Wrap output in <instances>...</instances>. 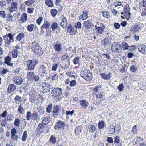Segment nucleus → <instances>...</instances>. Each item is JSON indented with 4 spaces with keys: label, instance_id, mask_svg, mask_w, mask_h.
<instances>
[{
    "label": "nucleus",
    "instance_id": "1",
    "mask_svg": "<svg viewBox=\"0 0 146 146\" xmlns=\"http://www.w3.org/2000/svg\"><path fill=\"white\" fill-rule=\"evenodd\" d=\"M31 47L33 52L38 55H40L43 54L42 48L37 42H33L31 45Z\"/></svg>",
    "mask_w": 146,
    "mask_h": 146
},
{
    "label": "nucleus",
    "instance_id": "2",
    "mask_svg": "<svg viewBox=\"0 0 146 146\" xmlns=\"http://www.w3.org/2000/svg\"><path fill=\"white\" fill-rule=\"evenodd\" d=\"M81 76L87 81H90L92 80V74L89 70H84L80 73Z\"/></svg>",
    "mask_w": 146,
    "mask_h": 146
},
{
    "label": "nucleus",
    "instance_id": "3",
    "mask_svg": "<svg viewBox=\"0 0 146 146\" xmlns=\"http://www.w3.org/2000/svg\"><path fill=\"white\" fill-rule=\"evenodd\" d=\"M38 63V61L36 60H28L26 63L28 70H34Z\"/></svg>",
    "mask_w": 146,
    "mask_h": 146
},
{
    "label": "nucleus",
    "instance_id": "4",
    "mask_svg": "<svg viewBox=\"0 0 146 146\" xmlns=\"http://www.w3.org/2000/svg\"><path fill=\"white\" fill-rule=\"evenodd\" d=\"M38 71L39 74L42 77L46 76L48 74V69L46 65L45 66L44 65H40L38 68Z\"/></svg>",
    "mask_w": 146,
    "mask_h": 146
},
{
    "label": "nucleus",
    "instance_id": "5",
    "mask_svg": "<svg viewBox=\"0 0 146 146\" xmlns=\"http://www.w3.org/2000/svg\"><path fill=\"white\" fill-rule=\"evenodd\" d=\"M105 27L104 25L99 22H96V25L94 26V29L98 33L101 34L104 31Z\"/></svg>",
    "mask_w": 146,
    "mask_h": 146
},
{
    "label": "nucleus",
    "instance_id": "6",
    "mask_svg": "<svg viewBox=\"0 0 146 146\" xmlns=\"http://www.w3.org/2000/svg\"><path fill=\"white\" fill-rule=\"evenodd\" d=\"M121 49L120 44L118 43H114L112 45L111 50L115 53L118 54L121 53Z\"/></svg>",
    "mask_w": 146,
    "mask_h": 146
},
{
    "label": "nucleus",
    "instance_id": "7",
    "mask_svg": "<svg viewBox=\"0 0 146 146\" xmlns=\"http://www.w3.org/2000/svg\"><path fill=\"white\" fill-rule=\"evenodd\" d=\"M62 89L60 88H55L52 92L53 96L55 97H57L62 94Z\"/></svg>",
    "mask_w": 146,
    "mask_h": 146
},
{
    "label": "nucleus",
    "instance_id": "8",
    "mask_svg": "<svg viewBox=\"0 0 146 146\" xmlns=\"http://www.w3.org/2000/svg\"><path fill=\"white\" fill-rule=\"evenodd\" d=\"M17 1L13 2L11 5L9 6L7 9L9 12L10 13H13L14 11H16L17 10L18 6Z\"/></svg>",
    "mask_w": 146,
    "mask_h": 146
},
{
    "label": "nucleus",
    "instance_id": "9",
    "mask_svg": "<svg viewBox=\"0 0 146 146\" xmlns=\"http://www.w3.org/2000/svg\"><path fill=\"white\" fill-rule=\"evenodd\" d=\"M60 24L63 29L65 28L67 24V20L66 17L63 15L62 16L59 18Z\"/></svg>",
    "mask_w": 146,
    "mask_h": 146
},
{
    "label": "nucleus",
    "instance_id": "10",
    "mask_svg": "<svg viewBox=\"0 0 146 146\" xmlns=\"http://www.w3.org/2000/svg\"><path fill=\"white\" fill-rule=\"evenodd\" d=\"M130 8L129 5L127 4L124 7L123 13L122 12L121 13V14H124L126 18H129L130 15V13L129 12Z\"/></svg>",
    "mask_w": 146,
    "mask_h": 146
},
{
    "label": "nucleus",
    "instance_id": "11",
    "mask_svg": "<svg viewBox=\"0 0 146 146\" xmlns=\"http://www.w3.org/2000/svg\"><path fill=\"white\" fill-rule=\"evenodd\" d=\"M11 139L14 141H17L18 137L17 135H16L17 130L15 128H13L11 130Z\"/></svg>",
    "mask_w": 146,
    "mask_h": 146
},
{
    "label": "nucleus",
    "instance_id": "12",
    "mask_svg": "<svg viewBox=\"0 0 146 146\" xmlns=\"http://www.w3.org/2000/svg\"><path fill=\"white\" fill-rule=\"evenodd\" d=\"M67 29L68 33H69L70 35H72L75 34L77 31L76 27H73L72 28L70 24L68 26Z\"/></svg>",
    "mask_w": 146,
    "mask_h": 146
},
{
    "label": "nucleus",
    "instance_id": "13",
    "mask_svg": "<svg viewBox=\"0 0 146 146\" xmlns=\"http://www.w3.org/2000/svg\"><path fill=\"white\" fill-rule=\"evenodd\" d=\"M13 81L16 84L20 85L22 84L23 80L21 77L18 76H16L13 77Z\"/></svg>",
    "mask_w": 146,
    "mask_h": 146
},
{
    "label": "nucleus",
    "instance_id": "14",
    "mask_svg": "<svg viewBox=\"0 0 146 146\" xmlns=\"http://www.w3.org/2000/svg\"><path fill=\"white\" fill-rule=\"evenodd\" d=\"M137 47L139 52L143 54L146 53V46L143 44H140L137 45Z\"/></svg>",
    "mask_w": 146,
    "mask_h": 146
},
{
    "label": "nucleus",
    "instance_id": "15",
    "mask_svg": "<svg viewBox=\"0 0 146 146\" xmlns=\"http://www.w3.org/2000/svg\"><path fill=\"white\" fill-rule=\"evenodd\" d=\"M83 25L87 29H89L93 27L94 25L93 24L90 20H87L84 22Z\"/></svg>",
    "mask_w": 146,
    "mask_h": 146
},
{
    "label": "nucleus",
    "instance_id": "16",
    "mask_svg": "<svg viewBox=\"0 0 146 146\" xmlns=\"http://www.w3.org/2000/svg\"><path fill=\"white\" fill-rule=\"evenodd\" d=\"M59 108L57 105H55L53 107V110L52 113L54 117H56L59 115Z\"/></svg>",
    "mask_w": 146,
    "mask_h": 146
},
{
    "label": "nucleus",
    "instance_id": "17",
    "mask_svg": "<svg viewBox=\"0 0 146 146\" xmlns=\"http://www.w3.org/2000/svg\"><path fill=\"white\" fill-rule=\"evenodd\" d=\"M50 26V24L49 22L47 20H45L42 26L41 27V31L42 32L44 29H46L48 28Z\"/></svg>",
    "mask_w": 146,
    "mask_h": 146
},
{
    "label": "nucleus",
    "instance_id": "18",
    "mask_svg": "<svg viewBox=\"0 0 146 146\" xmlns=\"http://www.w3.org/2000/svg\"><path fill=\"white\" fill-rule=\"evenodd\" d=\"M143 24L141 23H135L133 25V27L134 30L136 32H138L139 31L141 30Z\"/></svg>",
    "mask_w": 146,
    "mask_h": 146
},
{
    "label": "nucleus",
    "instance_id": "19",
    "mask_svg": "<svg viewBox=\"0 0 146 146\" xmlns=\"http://www.w3.org/2000/svg\"><path fill=\"white\" fill-rule=\"evenodd\" d=\"M57 125L54 126V128L55 130H57L58 129L64 127L65 126L64 122L61 121H58Z\"/></svg>",
    "mask_w": 146,
    "mask_h": 146
},
{
    "label": "nucleus",
    "instance_id": "20",
    "mask_svg": "<svg viewBox=\"0 0 146 146\" xmlns=\"http://www.w3.org/2000/svg\"><path fill=\"white\" fill-rule=\"evenodd\" d=\"M88 12L85 11L83 12L82 14H81L79 17V19L81 20L86 19L88 17Z\"/></svg>",
    "mask_w": 146,
    "mask_h": 146
},
{
    "label": "nucleus",
    "instance_id": "21",
    "mask_svg": "<svg viewBox=\"0 0 146 146\" xmlns=\"http://www.w3.org/2000/svg\"><path fill=\"white\" fill-rule=\"evenodd\" d=\"M16 86L13 84H10L8 86L7 90L9 93H11L16 90Z\"/></svg>",
    "mask_w": 146,
    "mask_h": 146
},
{
    "label": "nucleus",
    "instance_id": "22",
    "mask_svg": "<svg viewBox=\"0 0 146 146\" xmlns=\"http://www.w3.org/2000/svg\"><path fill=\"white\" fill-rule=\"evenodd\" d=\"M111 73H109L106 74L105 73H101L100 75L101 77L104 80H108L111 77Z\"/></svg>",
    "mask_w": 146,
    "mask_h": 146
},
{
    "label": "nucleus",
    "instance_id": "23",
    "mask_svg": "<svg viewBox=\"0 0 146 146\" xmlns=\"http://www.w3.org/2000/svg\"><path fill=\"white\" fill-rule=\"evenodd\" d=\"M42 119V123L43 125H47L50 121V118L47 116L43 117Z\"/></svg>",
    "mask_w": 146,
    "mask_h": 146
},
{
    "label": "nucleus",
    "instance_id": "24",
    "mask_svg": "<svg viewBox=\"0 0 146 146\" xmlns=\"http://www.w3.org/2000/svg\"><path fill=\"white\" fill-rule=\"evenodd\" d=\"M109 43V40L107 38H105L101 41V45L104 47H106Z\"/></svg>",
    "mask_w": 146,
    "mask_h": 146
},
{
    "label": "nucleus",
    "instance_id": "25",
    "mask_svg": "<svg viewBox=\"0 0 146 146\" xmlns=\"http://www.w3.org/2000/svg\"><path fill=\"white\" fill-rule=\"evenodd\" d=\"M11 58L9 56H7L5 59L4 63L7 65L9 66H12L13 65V63H11Z\"/></svg>",
    "mask_w": 146,
    "mask_h": 146
},
{
    "label": "nucleus",
    "instance_id": "26",
    "mask_svg": "<svg viewBox=\"0 0 146 146\" xmlns=\"http://www.w3.org/2000/svg\"><path fill=\"white\" fill-rule=\"evenodd\" d=\"M115 127L113 125H110L108 128V132L110 134H113L115 132Z\"/></svg>",
    "mask_w": 146,
    "mask_h": 146
},
{
    "label": "nucleus",
    "instance_id": "27",
    "mask_svg": "<svg viewBox=\"0 0 146 146\" xmlns=\"http://www.w3.org/2000/svg\"><path fill=\"white\" fill-rule=\"evenodd\" d=\"M27 14L25 13H23L21 16L20 21L21 22L24 23L25 22L27 19Z\"/></svg>",
    "mask_w": 146,
    "mask_h": 146
},
{
    "label": "nucleus",
    "instance_id": "28",
    "mask_svg": "<svg viewBox=\"0 0 146 146\" xmlns=\"http://www.w3.org/2000/svg\"><path fill=\"white\" fill-rule=\"evenodd\" d=\"M80 104L82 107L84 109L86 108L88 105L87 102L84 100H80Z\"/></svg>",
    "mask_w": 146,
    "mask_h": 146
},
{
    "label": "nucleus",
    "instance_id": "29",
    "mask_svg": "<svg viewBox=\"0 0 146 146\" xmlns=\"http://www.w3.org/2000/svg\"><path fill=\"white\" fill-rule=\"evenodd\" d=\"M141 4H142L143 6L145 8V9L141 13L142 16H144L146 15V0H143Z\"/></svg>",
    "mask_w": 146,
    "mask_h": 146
},
{
    "label": "nucleus",
    "instance_id": "30",
    "mask_svg": "<svg viewBox=\"0 0 146 146\" xmlns=\"http://www.w3.org/2000/svg\"><path fill=\"white\" fill-rule=\"evenodd\" d=\"M54 49L56 51H60L62 49V44H56L54 45Z\"/></svg>",
    "mask_w": 146,
    "mask_h": 146
},
{
    "label": "nucleus",
    "instance_id": "31",
    "mask_svg": "<svg viewBox=\"0 0 146 146\" xmlns=\"http://www.w3.org/2000/svg\"><path fill=\"white\" fill-rule=\"evenodd\" d=\"M44 84V85L43 86L44 89L46 92H49L50 89L49 84L47 83H45Z\"/></svg>",
    "mask_w": 146,
    "mask_h": 146
},
{
    "label": "nucleus",
    "instance_id": "32",
    "mask_svg": "<svg viewBox=\"0 0 146 146\" xmlns=\"http://www.w3.org/2000/svg\"><path fill=\"white\" fill-rule=\"evenodd\" d=\"M45 3L46 5L49 7H52L54 6L53 2L51 0H46Z\"/></svg>",
    "mask_w": 146,
    "mask_h": 146
},
{
    "label": "nucleus",
    "instance_id": "33",
    "mask_svg": "<svg viewBox=\"0 0 146 146\" xmlns=\"http://www.w3.org/2000/svg\"><path fill=\"white\" fill-rule=\"evenodd\" d=\"M34 24H31L27 25L26 27L27 30L30 32H32L34 29Z\"/></svg>",
    "mask_w": 146,
    "mask_h": 146
},
{
    "label": "nucleus",
    "instance_id": "34",
    "mask_svg": "<svg viewBox=\"0 0 146 146\" xmlns=\"http://www.w3.org/2000/svg\"><path fill=\"white\" fill-rule=\"evenodd\" d=\"M120 45L121 46V48H122L123 50H127L128 48V44L125 42L121 43Z\"/></svg>",
    "mask_w": 146,
    "mask_h": 146
},
{
    "label": "nucleus",
    "instance_id": "35",
    "mask_svg": "<svg viewBox=\"0 0 146 146\" xmlns=\"http://www.w3.org/2000/svg\"><path fill=\"white\" fill-rule=\"evenodd\" d=\"M24 36V34L23 33H20L16 37V40L17 41H20Z\"/></svg>",
    "mask_w": 146,
    "mask_h": 146
},
{
    "label": "nucleus",
    "instance_id": "36",
    "mask_svg": "<svg viewBox=\"0 0 146 146\" xmlns=\"http://www.w3.org/2000/svg\"><path fill=\"white\" fill-rule=\"evenodd\" d=\"M81 131V128L80 126H77L75 129V134L76 135L80 134Z\"/></svg>",
    "mask_w": 146,
    "mask_h": 146
},
{
    "label": "nucleus",
    "instance_id": "37",
    "mask_svg": "<svg viewBox=\"0 0 146 146\" xmlns=\"http://www.w3.org/2000/svg\"><path fill=\"white\" fill-rule=\"evenodd\" d=\"M18 54H19V52L18 50H14L12 51V56L13 58H17L18 56Z\"/></svg>",
    "mask_w": 146,
    "mask_h": 146
},
{
    "label": "nucleus",
    "instance_id": "38",
    "mask_svg": "<svg viewBox=\"0 0 146 146\" xmlns=\"http://www.w3.org/2000/svg\"><path fill=\"white\" fill-rule=\"evenodd\" d=\"M51 15L54 17L58 14V11L55 9H53L50 11Z\"/></svg>",
    "mask_w": 146,
    "mask_h": 146
},
{
    "label": "nucleus",
    "instance_id": "39",
    "mask_svg": "<svg viewBox=\"0 0 146 146\" xmlns=\"http://www.w3.org/2000/svg\"><path fill=\"white\" fill-rule=\"evenodd\" d=\"M27 136V132L26 131H25L24 132L22 136V140L23 141H26Z\"/></svg>",
    "mask_w": 146,
    "mask_h": 146
},
{
    "label": "nucleus",
    "instance_id": "40",
    "mask_svg": "<svg viewBox=\"0 0 146 146\" xmlns=\"http://www.w3.org/2000/svg\"><path fill=\"white\" fill-rule=\"evenodd\" d=\"M58 25V23L56 22L53 23L51 26V28L52 29V31H54V30L57 29Z\"/></svg>",
    "mask_w": 146,
    "mask_h": 146
},
{
    "label": "nucleus",
    "instance_id": "41",
    "mask_svg": "<svg viewBox=\"0 0 146 146\" xmlns=\"http://www.w3.org/2000/svg\"><path fill=\"white\" fill-rule=\"evenodd\" d=\"M49 141L52 144L55 143L56 142V137L54 135H52L51 136Z\"/></svg>",
    "mask_w": 146,
    "mask_h": 146
},
{
    "label": "nucleus",
    "instance_id": "42",
    "mask_svg": "<svg viewBox=\"0 0 146 146\" xmlns=\"http://www.w3.org/2000/svg\"><path fill=\"white\" fill-rule=\"evenodd\" d=\"M24 111V109L21 104H20L18 107V111L21 114H22Z\"/></svg>",
    "mask_w": 146,
    "mask_h": 146
},
{
    "label": "nucleus",
    "instance_id": "43",
    "mask_svg": "<svg viewBox=\"0 0 146 146\" xmlns=\"http://www.w3.org/2000/svg\"><path fill=\"white\" fill-rule=\"evenodd\" d=\"M32 119L33 120H36L37 119L38 116L37 112H33L32 114Z\"/></svg>",
    "mask_w": 146,
    "mask_h": 146
},
{
    "label": "nucleus",
    "instance_id": "44",
    "mask_svg": "<svg viewBox=\"0 0 146 146\" xmlns=\"http://www.w3.org/2000/svg\"><path fill=\"white\" fill-rule=\"evenodd\" d=\"M14 118V117L13 115L9 114L8 115L7 118L5 119V120L11 121L13 120Z\"/></svg>",
    "mask_w": 146,
    "mask_h": 146
},
{
    "label": "nucleus",
    "instance_id": "45",
    "mask_svg": "<svg viewBox=\"0 0 146 146\" xmlns=\"http://www.w3.org/2000/svg\"><path fill=\"white\" fill-rule=\"evenodd\" d=\"M7 20L8 22H12L13 21V16L10 14H8L7 15Z\"/></svg>",
    "mask_w": 146,
    "mask_h": 146
},
{
    "label": "nucleus",
    "instance_id": "46",
    "mask_svg": "<svg viewBox=\"0 0 146 146\" xmlns=\"http://www.w3.org/2000/svg\"><path fill=\"white\" fill-rule=\"evenodd\" d=\"M34 75V73L33 72H27V76L28 78L31 79L32 80Z\"/></svg>",
    "mask_w": 146,
    "mask_h": 146
},
{
    "label": "nucleus",
    "instance_id": "47",
    "mask_svg": "<svg viewBox=\"0 0 146 146\" xmlns=\"http://www.w3.org/2000/svg\"><path fill=\"white\" fill-rule=\"evenodd\" d=\"M88 128L89 131L91 133L94 132L96 129L95 126L93 125H91Z\"/></svg>",
    "mask_w": 146,
    "mask_h": 146
},
{
    "label": "nucleus",
    "instance_id": "48",
    "mask_svg": "<svg viewBox=\"0 0 146 146\" xmlns=\"http://www.w3.org/2000/svg\"><path fill=\"white\" fill-rule=\"evenodd\" d=\"M20 124V121L19 119L18 118L16 119L14 121V125L17 127L19 126Z\"/></svg>",
    "mask_w": 146,
    "mask_h": 146
},
{
    "label": "nucleus",
    "instance_id": "49",
    "mask_svg": "<svg viewBox=\"0 0 146 146\" xmlns=\"http://www.w3.org/2000/svg\"><path fill=\"white\" fill-rule=\"evenodd\" d=\"M52 104H49L46 108V111L48 113H50L52 111Z\"/></svg>",
    "mask_w": 146,
    "mask_h": 146
},
{
    "label": "nucleus",
    "instance_id": "50",
    "mask_svg": "<svg viewBox=\"0 0 146 146\" xmlns=\"http://www.w3.org/2000/svg\"><path fill=\"white\" fill-rule=\"evenodd\" d=\"M34 2V0H28L25 2V4L28 6H29L32 5Z\"/></svg>",
    "mask_w": 146,
    "mask_h": 146
},
{
    "label": "nucleus",
    "instance_id": "51",
    "mask_svg": "<svg viewBox=\"0 0 146 146\" xmlns=\"http://www.w3.org/2000/svg\"><path fill=\"white\" fill-rule=\"evenodd\" d=\"M32 115L30 111L27 112L26 114L27 120L28 121L30 120L31 119Z\"/></svg>",
    "mask_w": 146,
    "mask_h": 146
},
{
    "label": "nucleus",
    "instance_id": "52",
    "mask_svg": "<svg viewBox=\"0 0 146 146\" xmlns=\"http://www.w3.org/2000/svg\"><path fill=\"white\" fill-rule=\"evenodd\" d=\"M142 140L143 139L141 138L138 137H135L134 139L135 144H137Z\"/></svg>",
    "mask_w": 146,
    "mask_h": 146
},
{
    "label": "nucleus",
    "instance_id": "53",
    "mask_svg": "<svg viewBox=\"0 0 146 146\" xmlns=\"http://www.w3.org/2000/svg\"><path fill=\"white\" fill-rule=\"evenodd\" d=\"M102 15L105 18H109L110 17V15L109 13L108 12L104 11L102 12Z\"/></svg>",
    "mask_w": 146,
    "mask_h": 146
},
{
    "label": "nucleus",
    "instance_id": "54",
    "mask_svg": "<svg viewBox=\"0 0 146 146\" xmlns=\"http://www.w3.org/2000/svg\"><path fill=\"white\" fill-rule=\"evenodd\" d=\"M95 94H96V96L97 98H99L100 100H101L102 99V97L103 96V94L101 92H98V94L96 93Z\"/></svg>",
    "mask_w": 146,
    "mask_h": 146
},
{
    "label": "nucleus",
    "instance_id": "55",
    "mask_svg": "<svg viewBox=\"0 0 146 146\" xmlns=\"http://www.w3.org/2000/svg\"><path fill=\"white\" fill-rule=\"evenodd\" d=\"M73 63L75 64H79V58L78 56H76L74 58L73 61Z\"/></svg>",
    "mask_w": 146,
    "mask_h": 146
},
{
    "label": "nucleus",
    "instance_id": "56",
    "mask_svg": "<svg viewBox=\"0 0 146 146\" xmlns=\"http://www.w3.org/2000/svg\"><path fill=\"white\" fill-rule=\"evenodd\" d=\"M6 5V3L4 0H2L0 2V6L1 8L4 7Z\"/></svg>",
    "mask_w": 146,
    "mask_h": 146
},
{
    "label": "nucleus",
    "instance_id": "57",
    "mask_svg": "<svg viewBox=\"0 0 146 146\" xmlns=\"http://www.w3.org/2000/svg\"><path fill=\"white\" fill-rule=\"evenodd\" d=\"M130 70L133 72H135L137 70V67L136 66L133 65L130 66Z\"/></svg>",
    "mask_w": 146,
    "mask_h": 146
},
{
    "label": "nucleus",
    "instance_id": "58",
    "mask_svg": "<svg viewBox=\"0 0 146 146\" xmlns=\"http://www.w3.org/2000/svg\"><path fill=\"white\" fill-rule=\"evenodd\" d=\"M6 13L4 11H0V16L2 18H4L6 17Z\"/></svg>",
    "mask_w": 146,
    "mask_h": 146
},
{
    "label": "nucleus",
    "instance_id": "59",
    "mask_svg": "<svg viewBox=\"0 0 146 146\" xmlns=\"http://www.w3.org/2000/svg\"><path fill=\"white\" fill-rule=\"evenodd\" d=\"M70 86L72 87L76 85V82L75 80L71 81L70 83Z\"/></svg>",
    "mask_w": 146,
    "mask_h": 146
},
{
    "label": "nucleus",
    "instance_id": "60",
    "mask_svg": "<svg viewBox=\"0 0 146 146\" xmlns=\"http://www.w3.org/2000/svg\"><path fill=\"white\" fill-rule=\"evenodd\" d=\"M7 36L9 38V40L11 41V42H13L14 40L12 35L11 33H9L7 34Z\"/></svg>",
    "mask_w": 146,
    "mask_h": 146
},
{
    "label": "nucleus",
    "instance_id": "61",
    "mask_svg": "<svg viewBox=\"0 0 146 146\" xmlns=\"http://www.w3.org/2000/svg\"><path fill=\"white\" fill-rule=\"evenodd\" d=\"M82 24L80 22H78L75 23V25L74 27H75L77 28L80 29L81 28Z\"/></svg>",
    "mask_w": 146,
    "mask_h": 146
},
{
    "label": "nucleus",
    "instance_id": "62",
    "mask_svg": "<svg viewBox=\"0 0 146 146\" xmlns=\"http://www.w3.org/2000/svg\"><path fill=\"white\" fill-rule=\"evenodd\" d=\"M104 122L103 121L99 122L98 123V127L100 129L103 128L104 126Z\"/></svg>",
    "mask_w": 146,
    "mask_h": 146
},
{
    "label": "nucleus",
    "instance_id": "63",
    "mask_svg": "<svg viewBox=\"0 0 146 146\" xmlns=\"http://www.w3.org/2000/svg\"><path fill=\"white\" fill-rule=\"evenodd\" d=\"M0 71L1 72L2 74L3 75H5L6 73L9 72L8 70L6 68H3L1 70H0Z\"/></svg>",
    "mask_w": 146,
    "mask_h": 146
},
{
    "label": "nucleus",
    "instance_id": "64",
    "mask_svg": "<svg viewBox=\"0 0 146 146\" xmlns=\"http://www.w3.org/2000/svg\"><path fill=\"white\" fill-rule=\"evenodd\" d=\"M124 88V86L123 84L121 83L117 87L119 91L120 92L122 91Z\"/></svg>",
    "mask_w": 146,
    "mask_h": 146
}]
</instances>
